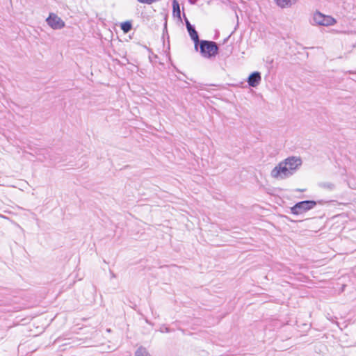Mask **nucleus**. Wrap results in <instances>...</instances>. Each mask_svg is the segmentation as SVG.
I'll return each instance as SVG.
<instances>
[{"label":"nucleus","instance_id":"obj_1","mask_svg":"<svg viewBox=\"0 0 356 356\" xmlns=\"http://www.w3.org/2000/svg\"><path fill=\"white\" fill-rule=\"evenodd\" d=\"M200 49L202 56L204 58L215 56L218 51V47L216 42L209 40H201L199 42Z\"/></svg>","mask_w":356,"mask_h":356},{"label":"nucleus","instance_id":"obj_2","mask_svg":"<svg viewBox=\"0 0 356 356\" xmlns=\"http://www.w3.org/2000/svg\"><path fill=\"white\" fill-rule=\"evenodd\" d=\"M317 202L314 200H304L296 203L291 208V213L294 215H300L316 207Z\"/></svg>","mask_w":356,"mask_h":356},{"label":"nucleus","instance_id":"obj_3","mask_svg":"<svg viewBox=\"0 0 356 356\" xmlns=\"http://www.w3.org/2000/svg\"><path fill=\"white\" fill-rule=\"evenodd\" d=\"M292 175L283 161L280 162L270 172V176L276 179H285Z\"/></svg>","mask_w":356,"mask_h":356},{"label":"nucleus","instance_id":"obj_4","mask_svg":"<svg viewBox=\"0 0 356 356\" xmlns=\"http://www.w3.org/2000/svg\"><path fill=\"white\" fill-rule=\"evenodd\" d=\"M47 24L53 29H61L65 26V22L56 14L51 13L46 19Z\"/></svg>","mask_w":356,"mask_h":356},{"label":"nucleus","instance_id":"obj_5","mask_svg":"<svg viewBox=\"0 0 356 356\" xmlns=\"http://www.w3.org/2000/svg\"><path fill=\"white\" fill-rule=\"evenodd\" d=\"M290 172L293 175L302 165V159L298 156H289L282 161Z\"/></svg>","mask_w":356,"mask_h":356},{"label":"nucleus","instance_id":"obj_6","mask_svg":"<svg viewBox=\"0 0 356 356\" xmlns=\"http://www.w3.org/2000/svg\"><path fill=\"white\" fill-rule=\"evenodd\" d=\"M187 31L192 40L194 42V48L195 51L198 50V44L200 42L199 35L195 27L193 25L188 26Z\"/></svg>","mask_w":356,"mask_h":356},{"label":"nucleus","instance_id":"obj_7","mask_svg":"<svg viewBox=\"0 0 356 356\" xmlns=\"http://www.w3.org/2000/svg\"><path fill=\"white\" fill-rule=\"evenodd\" d=\"M261 74L259 72H254L248 78V83L251 87H257L261 82Z\"/></svg>","mask_w":356,"mask_h":356},{"label":"nucleus","instance_id":"obj_8","mask_svg":"<svg viewBox=\"0 0 356 356\" xmlns=\"http://www.w3.org/2000/svg\"><path fill=\"white\" fill-rule=\"evenodd\" d=\"M325 15L316 11L312 17V24L322 26Z\"/></svg>","mask_w":356,"mask_h":356},{"label":"nucleus","instance_id":"obj_9","mask_svg":"<svg viewBox=\"0 0 356 356\" xmlns=\"http://www.w3.org/2000/svg\"><path fill=\"white\" fill-rule=\"evenodd\" d=\"M297 0H275L276 4L281 8H290Z\"/></svg>","mask_w":356,"mask_h":356},{"label":"nucleus","instance_id":"obj_10","mask_svg":"<svg viewBox=\"0 0 356 356\" xmlns=\"http://www.w3.org/2000/svg\"><path fill=\"white\" fill-rule=\"evenodd\" d=\"M172 13L173 16L181 19V10L179 3L177 0L172 1Z\"/></svg>","mask_w":356,"mask_h":356},{"label":"nucleus","instance_id":"obj_11","mask_svg":"<svg viewBox=\"0 0 356 356\" xmlns=\"http://www.w3.org/2000/svg\"><path fill=\"white\" fill-rule=\"evenodd\" d=\"M337 23V21L334 18L330 15H325L323 19V22L322 26H328L334 25Z\"/></svg>","mask_w":356,"mask_h":356},{"label":"nucleus","instance_id":"obj_12","mask_svg":"<svg viewBox=\"0 0 356 356\" xmlns=\"http://www.w3.org/2000/svg\"><path fill=\"white\" fill-rule=\"evenodd\" d=\"M318 186L321 188L328 190V191H332L335 188V186L333 183L327 182V181L320 182L318 184Z\"/></svg>","mask_w":356,"mask_h":356},{"label":"nucleus","instance_id":"obj_13","mask_svg":"<svg viewBox=\"0 0 356 356\" xmlns=\"http://www.w3.org/2000/svg\"><path fill=\"white\" fill-rule=\"evenodd\" d=\"M132 24L130 22H124L121 24V29L127 33L131 30Z\"/></svg>","mask_w":356,"mask_h":356},{"label":"nucleus","instance_id":"obj_14","mask_svg":"<svg viewBox=\"0 0 356 356\" xmlns=\"http://www.w3.org/2000/svg\"><path fill=\"white\" fill-rule=\"evenodd\" d=\"M135 356H151V355L145 348L140 347L136 350Z\"/></svg>","mask_w":356,"mask_h":356},{"label":"nucleus","instance_id":"obj_15","mask_svg":"<svg viewBox=\"0 0 356 356\" xmlns=\"http://www.w3.org/2000/svg\"><path fill=\"white\" fill-rule=\"evenodd\" d=\"M137 1L141 3H145V4H148V5L153 3L152 0H137Z\"/></svg>","mask_w":356,"mask_h":356},{"label":"nucleus","instance_id":"obj_16","mask_svg":"<svg viewBox=\"0 0 356 356\" xmlns=\"http://www.w3.org/2000/svg\"><path fill=\"white\" fill-rule=\"evenodd\" d=\"M185 22H186V29H188V26L191 25V24L186 17L185 18Z\"/></svg>","mask_w":356,"mask_h":356},{"label":"nucleus","instance_id":"obj_17","mask_svg":"<svg viewBox=\"0 0 356 356\" xmlns=\"http://www.w3.org/2000/svg\"><path fill=\"white\" fill-rule=\"evenodd\" d=\"M165 331L168 332V328L165 329Z\"/></svg>","mask_w":356,"mask_h":356},{"label":"nucleus","instance_id":"obj_18","mask_svg":"<svg viewBox=\"0 0 356 356\" xmlns=\"http://www.w3.org/2000/svg\"><path fill=\"white\" fill-rule=\"evenodd\" d=\"M165 331L168 332V328L165 329Z\"/></svg>","mask_w":356,"mask_h":356}]
</instances>
